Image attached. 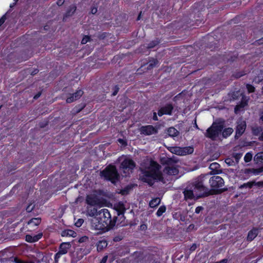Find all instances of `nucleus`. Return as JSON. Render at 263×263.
Returning a JSON list of instances; mask_svg holds the SVG:
<instances>
[{"instance_id": "nucleus-55", "label": "nucleus", "mask_w": 263, "mask_h": 263, "mask_svg": "<svg viewBox=\"0 0 263 263\" xmlns=\"http://www.w3.org/2000/svg\"><path fill=\"white\" fill-rule=\"evenodd\" d=\"M41 94L40 93H39L38 94L36 95L34 97V99H37L39 97H40Z\"/></svg>"}, {"instance_id": "nucleus-38", "label": "nucleus", "mask_w": 263, "mask_h": 263, "mask_svg": "<svg viewBox=\"0 0 263 263\" xmlns=\"http://www.w3.org/2000/svg\"><path fill=\"white\" fill-rule=\"evenodd\" d=\"M89 40V37L87 36H85L81 41V43L82 44H85L87 43Z\"/></svg>"}, {"instance_id": "nucleus-25", "label": "nucleus", "mask_w": 263, "mask_h": 263, "mask_svg": "<svg viewBox=\"0 0 263 263\" xmlns=\"http://www.w3.org/2000/svg\"><path fill=\"white\" fill-rule=\"evenodd\" d=\"M41 221V218H34L29 220L28 222V224L29 225H32L34 226H38Z\"/></svg>"}, {"instance_id": "nucleus-19", "label": "nucleus", "mask_w": 263, "mask_h": 263, "mask_svg": "<svg viewBox=\"0 0 263 263\" xmlns=\"http://www.w3.org/2000/svg\"><path fill=\"white\" fill-rule=\"evenodd\" d=\"M241 172L246 174H249L250 173H253L255 175H258L259 173L262 172V170H255V169H250V168H246L244 170H242Z\"/></svg>"}, {"instance_id": "nucleus-34", "label": "nucleus", "mask_w": 263, "mask_h": 263, "mask_svg": "<svg viewBox=\"0 0 263 263\" xmlns=\"http://www.w3.org/2000/svg\"><path fill=\"white\" fill-rule=\"evenodd\" d=\"M252 159V154L251 153H247L245 157L244 160L246 162H249Z\"/></svg>"}, {"instance_id": "nucleus-24", "label": "nucleus", "mask_w": 263, "mask_h": 263, "mask_svg": "<svg viewBox=\"0 0 263 263\" xmlns=\"http://www.w3.org/2000/svg\"><path fill=\"white\" fill-rule=\"evenodd\" d=\"M161 200L159 198H156L152 199L149 202V206L151 208H155L160 203Z\"/></svg>"}, {"instance_id": "nucleus-32", "label": "nucleus", "mask_w": 263, "mask_h": 263, "mask_svg": "<svg viewBox=\"0 0 263 263\" xmlns=\"http://www.w3.org/2000/svg\"><path fill=\"white\" fill-rule=\"evenodd\" d=\"M254 160L257 162H261L263 161V154L258 153L254 157Z\"/></svg>"}, {"instance_id": "nucleus-45", "label": "nucleus", "mask_w": 263, "mask_h": 263, "mask_svg": "<svg viewBox=\"0 0 263 263\" xmlns=\"http://www.w3.org/2000/svg\"><path fill=\"white\" fill-rule=\"evenodd\" d=\"M33 206L31 207V205H30L28 206V207L26 208V210L27 211V212H30L33 210Z\"/></svg>"}, {"instance_id": "nucleus-39", "label": "nucleus", "mask_w": 263, "mask_h": 263, "mask_svg": "<svg viewBox=\"0 0 263 263\" xmlns=\"http://www.w3.org/2000/svg\"><path fill=\"white\" fill-rule=\"evenodd\" d=\"M248 99H246V102H242L241 103V104H240L239 105H237L236 108H235V110H236L237 109V108H241V107H243L246 105V102L248 101Z\"/></svg>"}, {"instance_id": "nucleus-61", "label": "nucleus", "mask_w": 263, "mask_h": 263, "mask_svg": "<svg viewBox=\"0 0 263 263\" xmlns=\"http://www.w3.org/2000/svg\"><path fill=\"white\" fill-rule=\"evenodd\" d=\"M262 92L263 93V86H262Z\"/></svg>"}, {"instance_id": "nucleus-47", "label": "nucleus", "mask_w": 263, "mask_h": 263, "mask_svg": "<svg viewBox=\"0 0 263 263\" xmlns=\"http://www.w3.org/2000/svg\"><path fill=\"white\" fill-rule=\"evenodd\" d=\"M147 229V226L145 224H141L140 226V229L142 230H145Z\"/></svg>"}, {"instance_id": "nucleus-49", "label": "nucleus", "mask_w": 263, "mask_h": 263, "mask_svg": "<svg viewBox=\"0 0 263 263\" xmlns=\"http://www.w3.org/2000/svg\"><path fill=\"white\" fill-rule=\"evenodd\" d=\"M153 119L155 121L158 120V118H157V114L156 112H154Z\"/></svg>"}, {"instance_id": "nucleus-23", "label": "nucleus", "mask_w": 263, "mask_h": 263, "mask_svg": "<svg viewBox=\"0 0 263 263\" xmlns=\"http://www.w3.org/2000/svg\"><path fill=\"white\" fill-rule=\"evenodd\" d=\"M168 135L171 137H175L178 135V131L174 127H170L167 130Z\"/></svg>"}, {"instance_id": "nucleus-14", "label": "nucleus", "mask_w": 263, "mask_h": 263, "mask_svg": "<svg viewBox=\"0 0 263 263\" xmlns=\"http://www.w3.org/2000/svg\"><path fill=\"white\" fill-rule=\"evenodd\" d=\"M83 94V91L81 90H78L75 93L71 94L70 96L66 99V102L70 103L78 99H79Z\"/></svg>"}, {"instance_id": "nucleus-1", "label": "nucleus", "mask_w": 263, "mask_h": 263, "mask_svg": "<svg viewBox=\"0 0 263 263\" xmlns=\"http://www.w3.org/2000/svg\"><path fill=\"white\" fill-rule=\"evenodd\" d=\"M173 160L168 161L167 165L163 170V174L159 171L160 165L153 161L146 160L141 164V169L143 172L142 180L150 185H152L154 180H157L165 183L164 176L176 175L179 172L177 165L172 163Z\"/></svg>"}, {"instance_id": "nucleus-21", "label": "nucleus", "mask_w": 263, "mask_h": 263, "mask_svg": "<svg viewBox=\"0 0 263 263\" xmlns=\"http://www.w3.org/2000/svg\"><path fill=\"white\" fill-rule=\"evenodd\" d=\"M263 80V71H258L257 76H255L253 81L256 83H259Z\"/></svg>"}, {"instance_id": "nucleus-20", "label": "nucleus", "mask_w": 263, "mask_h": 263, "mask_svg": "<svg viewBox=\"0 0 263 263\" xmlns=\"http://www.w3.org/2000/svg\"><path fill=\"white\" fill-rule=\"evenodd\" d=\"M87 213L89 216L93 217L97 216V214H98V212H97V209L92 207L87 208Z\"/></svg>"}, {"instance_id": "nucleus-11", "label": "nucleus", "mask_w": 263, "mask_h": 263, "mask_svg": "<svg viewBox=\"0 0 263 263\" xmlns=\"http://www.w3.org/2000/svg\"><path fill=\"white\" fill-rule=\"evenodd\" d=\"M86 203L91 206L101 205V202L98 197L95 195H89L86 197Z\"/></svg>"}, {"instance_id": "nucleus-35", "label": "nucleus", "mask_w": 263, "mask_h": 263, "mask_svg": "<svg viewBox=\"0 0 263 263\" xmlns=\"http://www.w3.org/2000/svg\"><path fill=\"white\" fill-rule=\"evenodd\" d=\"M158 63V61L157 60H154L150 62L147 68L150 69L155 67Z\"/></svg>"}, {"instance_id": "nucleus-48", "label": "nucleus", "mask_w": 263, "mask_h": 263, "mask_svg": "<svg viewBox=\"0 0 263 263\" xmlns=\"http://www.w3.org/2000/svg\"><path fill=\"white\" fill-rule=\"evenodd\" d=\"M228 260L227 259H223L219 261H217L215 263H227Z\"/></svg>"}, {"instance_id": "nucleus-42", "label": "nucleus", "mask_w": 263, "mask_h": 263, "mask_svg": "<svg viewBox=\"0 0 263 263\" xmlns=\"http://www.w3.org/2000/svg\"><path fill=\"white\" fill-rule=\"evenodd\" d=\"M6 17L4 15L0 18V26L5 22Z\"/></svg>"}, {"instance_id": "nucleus-26", "label": "nucleus", "mask_w": 263, "mask_h": 263, "mask_svg": "<svg viewBox=\"0 0 263 263\" xmlns=\"http://www.w3.org/2000/svg\"><path fill=\"white\" fill-rule=\"evenodd\" d=\"M233 132V129L231 127H228L226 128L222 132V136L224 138H227L230 135H231Z\"/></svg>"}, {"instance_id": "nucleus-59", "label": "nucleus", "mask_w": 263, "mask_h": 263, "mask_svg": "<svg viewBox=\"0 0 263 263\" xmlns=\"http://www.w3.org/2000/svg\"><path fill=\"white\" fill-rule=\"evenodd\" d=\"M140 14L138 16V20H139V19H140Z\"/></svg>"}, {"instance_id": "nucleus-60", "label": "nucleus", "mask_w": 263, "mask_h": 263, "mask_svg": "<svg viewBox=\"0 0 263 263\" xmlns=\"http://www.w3.org/2000/svg\"><path fill=\"white\" fill-rule=\"evenodd\" d=\"M14 1H15V3H14L15 4V3H16L18 0H14Z\"/></svg>"}, {"instance_id": "nucleus-30", "label": "nucleus", "mask_w": 263, "mask_h": 263, "mask_svg": "<svg viewBox=\"0 0 263 263\" xmlns=\"http://www.w3.org/2000/svg\"><path fill=\"white\" fill-rule=\"evenodd\" d=\"M255 182H248L247 183H244L239 186L240 189L246 188H251L253 185H254Z\"/></svg>"}, {"instance_id": "nucleus-7", "label": "nucleus", "mask_w": 263, "mask_h": 263, "mask_svg": "<svg viewBox=\"0 0 263 263\" xmlns=\"http://www.w3.org/2000/svg\"><path fill=\"white\" fill-rule=\"evenodd\" d=\"M209 181L210 186L214 191L218 192L224 186V180L220 176H213L209 179Z\"/></svg>"}, {"instance_id": "nucleus-57", "label": "nucleus", "mask_w": 263, "mask_h": 263, "mask_svg": "<svg viewBox=\"0 0 263 263\" xmlns=\"http://www.w3.org/2000/svg\"><path fill=\"white\" fill-rule=\"evenodd\" d=\"M15 4V3H14L13 5L11 4V5H10V7H13V6H14V5Z\"/></svg>"}, {"instance_id": "nucleus-36", "label": "nucleus", "mask_w": 263, "mask_h": 263, "mask_svg": "<svg viewBox=\"0 0 263 263\" xmlns=\"http://www.w3.org/2000/svg\"><path fill=\"white\" fill-rule=\"evenodd\" d=\"M246 87L249 93L253 92L255 90V87L250 84H247Z\"/></svg>"}, {"instance_id": "nucleus-12", "label": "nucleus", "mask_w": 263, "mask_h": 263, "mask_svg": "<svg viewBox=\"0 0 263 263\" xmlns=\"http://www.w3.org/2000/svg\"><path fill=\"white\" fill-rule=\"evenodd\" d=\"M246 128V122L241 119L239 120L237 122L236 130V136L239 137L244 133Z\"/></svg>"}, {"instance_id": "nucleus-15", "label": "nucleus", "mask_w": 263, "mask_h": 263, "mask_svg": "<svg viewBox=\"0 0 263 263\" xmlns=\"http://www.w3.org/2000/svg\"><path fill=\"white\" fill-rule=\"evenodd\" d=\"M173 107L172 105L167 104L166 106L161 107L158 112L159 116H162L163 115H171Z\"/></svg>"}, {"instance_id": "nucleus-8", "label": "nucleus", "mask_w": 263, "mask_h": 263, "mask_svg": "<svg viewBox=\"0 0 263 263\" xmlns=\"http://www.w3.org/2000/svg\"><path fill=\"white\" fill-rule=\"evenodd\" d=\"M168 149L173 154L179 156H185L191 154L194 152L193 147L188 146L185 147H180L178 146H172L168 148Z\"/></svg>"}, {"instance_id": "nucleus-16", "label": "nucleus", "mask_w": 263, "mask_h": 263, "mask_svg": "<svg viewBox=\"0 0 263 263\" xmlns=\"http://www.w3.org/2000/svg\"><path fill=\"white\" fill-rule=\"evenodd\" d=\"M42 233H39L33 236L27 235L26 236V240L29 242H34L38 241L42 236Z\"/></svg>"}, {"instance_id": "nucleus-6", "label": "nucleus", "mask_w": 263, "mask_h": 263, "mask_svg": "<svg viewBox=\"0 0 263 263\" xmlns=\"http://www.w3.org/2000/svg\"><path fill=\"white\" fill-rule=\"evenodd\" d=\"M223 127L220 123H213L207 130L205 136L212 139H215L221 133Z\"/></svg>"}, {"instance_id": "nucleus-33", "label": "nucleus", "mask_w": 263, "mask_h": 263, "mask_svg": "<svg viewBox=\"0 0 263 263\" xmlns=\"http://www.w3.org/2000/svg\"><path fill=\"white\" fill-rule=\"evenodd\" d=\"M242 157V154L240 153H235L233 155L232 157L234 158L236 163L237 164Z\"/></svg>"}, {"instance_id": "nucleus-52", "label": "nucleus", "mask_w": 263, "mask_h": 263, "mask_svg": "<svg viewBox=\"0 0 263 263\" xmlns=\"http://www.w3.org/2000/svg\"><path fill=\"white\" fill-rule=\"evenodd\" d=\"M73 234V232L72 231H68V232H67V235H71L72 236V234Z\"/></svg>"}, {"instance_id": "nucleus-58", "label": "nucleus", "mask_w": 263, "mask_h": 263, "mask_svg": "<svg viewBox=\"0 0 263 263\" xmlns=\"http://www.w3.org/2000/svg\"><path fill=\"white\" fill-rule=\"evenodd\" d=\"M154 46H155V45H154V46H148V48H152V47H153Z\"/></svg>"}, {"instance_id": "nucleus-37", "label": "nucleus", "mask_w": 263, "mask_h": 263, "mask_svg": "<svg viewBox=\"0 0 263 263\" xmlns=\"http://www.w3.org/2000/svg\"><path fill=\"white\" fill-rule=\"evenodd\" d=\"M83 222L84 220L82 219H79L76 222L75 225L78 227H80L82 225Z\"/></svg>"}, {"instance_id": "nucleus-50", "label": "nucleus", "mask_w": 263, "mask_h": 263, "mask_svg": "<svg viewBox=\"0 0 263 263\" xmlns=\"http://www.w3.org/2000/svg\"><path fill=\"white\" fill-rule=\"evenodd\" d=\"M119 88H116V89L114 91V92L112 93L113 96H116L118 91Z\"/></svg>"}, {"instance_id": "nucleus-9", "label": "nucleus", "mask_w": 263, "mask_h": 263, "mask_svg": "<svg viewBox=\"0 0 263 263\" xmlns=\"http://www.w3.org/2000/svg\"><path fill=\"white\" fill-rule=\"evenodd\" d=\"M71 245L69 242H63L61 244L59 251L55 255V261H58V259L62 255L65 254L70 248Z\"/></svg>"}, {"instance_id": "nucleus-40", "label": "nucleus", "mask_w": 263, "mask_h": 263, "mask_svg": "<svg viewBox=\"0 0 263 263\" xmlns=\"http://www.w3.org/2000/svg\"><path fill=\"white\" fill-rule=\"evenodd\" d=\"M203 209L201 206H198L195 209V213L198 214L200 212V211Z\"/></svg>"}, {"instance_id": "nucleus-54", "label": "nucleus", "mask_w": 263, "mask_h": 263, "mask_svg": "<svg viewBox=\"0 0 263 263\" xmlns=\"http://www.w3.org/2000/svg\"><path fill=\"white\" fill-rule=\"evenodd\" d=\"M118 141H119L120 143H121V144H124V141L123 139H119L118 140Z\"/></svg>"}, {"instance_id": "nucleus-13", "label": "nucleus", "mask_w": 263, "mask_h": 263, "mask_svg": "<svg viewBox=\"0 0 263 263\" xmlns=\"http://www.w3.org/2000/svg\"><path fill=\"white\" fill-rule=\"evenodd\" d=\"M141 133L146 135H151L157 133V130L152 125H147L141 127Z\"/></svg>"}, {"instance_id": "nucleus-53", "label": "nucleus", "mask_w": 263, "mask_h": 263, "mask_svg": "<svg viewBox=\"0 0 263 263\" xmlns=\"http://www.w3.org/2000/svg\"><path fill=\"white\" fill-rule=\"evenodd\" d=\"M196 248V246L195 245H193L191 248V250L193 251V250H195V249Z\"/></svg>"}, {"instance_id": "nucleus-10", "label": "nucleus", "mask_w": 263, "mask_h": 263, "mask_svg": "<svg viewBox=\"0 0 263 263\" xmlns=\"http://www.w3.org/2000/svg\"><path fill=\"white\" fill-rule=\"evenodd\" d=\"M97 217L99 218L102 221H107V224L110 221L111 215L106 209H103L98 212V214H97Z\"/></svg>"}, {"instance_id": "nucleus-17", "label": "nucleus", "mask_w": 263, "mask_h": 263, "mask_svg": "<svg viewBox=\"0 0 263 263\" xmlns=\"http://www.w3.org/2000/svg\"><path fill=\"white\" fill-rule=\"evenodd\" d=\"M258 230L257 229H253L249 232L247 240L249 241L253 240L258 235Z\"/></svg>"}, {"instance_id": "nucleus-5", "label": "nucleus", "mask_w": 263, "mask_h": 263, "mask_svg": "<svg viewBox=\"0 0 263 263\" xmlns=\"http://www.w3.org/2000/svg\"><path fill=\"white\" fill-rule=\"evenodd\" d=\"M107 221H102L97 217L91 220V228L96 231L97 234H101L107 231Z\"/></svg>"}, {"instance_id": "nucleus-43", "label": "nucleus", "mask_w": 263, "mask_h": 263, "mask_svg": "<svg viewBox=\"0 0 263 263\" xmlns=\"http://www.w3.org/2000/svg\"><path fill=\"white\" fill-rule=\"evenodd\" d=\"M254 185H257L259 187H263V181H262L258 182H256V183L255 182Z\"/></svg>"}, {"instance_id": "nucleus-4", "label": "nucleus", "mask_w": 263, "mask_h": 263, "mask_svg": "<svg viewBox=\"0 0 263 263\" xmlns=\"http://www.w3.org/2000/svg\"><path fill=\"white\" fill-rule=\"evenodd\" d=\"M101 175L112 183L118 180L119 175L115 166L109 165L101 172Z\"/></svg>"}, {"instance_id": "nucleus-3", "label": "nucleus", "mask_w": 263, "mask_h": 263, "mask_svg": "<svg viewBox=\"0 0 263 263\" xmlns=\"http://www.w3.org/2000/svg\"><path fill=\"white\" fill-rule=\"evenodd\" d=\"M119 160L121 161L120 170L121 172L124 173V176L132 173L136 166L135 163L133 160L127 157H122L119 158Z\"/></svg>"}, {"instance_id": "nucleus-46", "label": "nucleus", "mask_w": 263, "mask_h": 263, "mask_svg": "<svg viewBox=\"0 0 263 263\" xmlns=\"http://www.w3.org/2000/svg\"><path fill=\"white\" fill-rule=\"evenodd\" d=\"M97 12V8H93L91 10V12L92 14H95Z\"/></svg>"}, {"instance_id": "nucleus-51", "label": "nucleus", "mask_w": 263, "mask_h": 263, "mask_svg": "<svg viewBox=\"0 0 263 263\" xmlns=\"http://www.w3.org/2000/svg\"><path fill=\"white\" fill-rule=\"evenodd\" d=\"M259 140L263 141V132L261 133L260 136L259 137Z\"/></svg>"}, {"instance_id": "nucleus-41", "label": "nucleus", "mask_w": 263, "mask_h": 263, "mask_svg": "<svg viewBox=\"0 0 263 263\" xmlns=\"http://www.w3.org/2000/svg\"><path fill=\"white\" fill-rule=\"evenodd\" d=\"M107 258H108L107 256H104L100 263H106Z\"/></svg>"}, {"instance_id": "nucleus-29", "label": "nucleus", "mask_w": 263, "mask_h": 263, "mask_svg": "<svg viewBox=\"0 0 263 263\" xmlns=\"http://www.w3.org/2000/svg\"><path fill=\"white\" fill-rule=\"evenodd\" d=\"M107 245L105 241H100L97 245L98 251H101L103 248L106 247Z\"/></svg>"}, {"instance_id": "nucleus-2", "label": "nucleus", "mask_w": 263, "mask_h": 263, "mask_svg": "<svg viewBox=\"0 0 263 263\" xmlns=\"http://www.w3.org/2000/svg\"><path fill=\"white\" fill-rule=\"evenodd\" d=\"M208 174L201 175L198 177L194 181L191 187H187L184 191V198L195 199L209 195L210 190L204 185V182L209 179Z\"/></svg>"}, {"instance_id": "nucleus-18", "label": "nucleus", "mask_w": 263, "mask_h": 263, "mask_svg": "<svg viewBox=\"0 0 263 263\" xmlns=\"http://www.w3.org/2000/svg\"><path fill=\"white\" fill-rule=\"evenodd\" d=\"M209 168L214 174H219L221 172L220 165L216 162L211 163Z\"/></svg>"}, {"instance_id": "nucleus-31", "label": "nucleus", "mask_w": 263, "mask_h": 263, "mask_svg": "<svg viewBox=\"0 0 263 263\" xmlns=\"http://www.w3.org/2000/svg\"><path fill=\"white\" fill-rule=\"evenodd\" d=\"M166 211V208L165 206H161L158 210L156 215L157 216H161Z\"/></svg>"}, {"instance_id": "nucleus-44", "label": "nucleus", "mask_w": 263, "mask_h": 263, "mask_svg": "<svg viewBox=\"0 0 263 263\" xmlns=\"http://www.w3.org/2000/svg\"><path fill=\"white\" fill-rule=\"evenodd\" d=\"M64 1L65 0H58V1L57 2V4L58 6H60L64 4Z\"/></svg>"}, {"instance_id": "nucleus-56", "label": "nucleus", "mask_w": 263, "mask_h": 263, "mask_svg": "<svg viewBox=\"0 0 263 263\" xmlns=\"http://www.w3.org/2000/svg\"><path fill=\"white\" fill-rule=\"evenodd\" d=\"M260 119L263 121V112L261 114Z\"/></svg>"}, {"instance_id": "nucleus-22", "label": "nucleus", "mask_w": 263, "mask_h": 263, "mask_svg": "<svg viewBox=\"0 0 263 263\" xmlns=\"http://www.w3.org/2000/svg\"><path fill=\"white\" fill-rule=\"evenodd\" d=\"M252 133L255 136H259L261 135L262 128L260 126H255L252 128Z\"/></svg>"}, {"instance_id": "nucleus-28", "label": "nucleus", "mask_w": 263, "mask_h": 263, "mask_svg": "<svg viewBox=\"0 0 263 263\" xmlns=\"http://www.w3.org/2000/svg\"><path fill=\"white\" fill-rule=\"evenodd\" d=\"M225 162L228 166H234L236 164V161H234V159L232 157L227 158L225 160Z\"/></svg>"}, {"instance_id": "nucleus-27", "label": "nucleus", "mask_w": 263, "mask_h": 263, "mask_svg": "<svg viewBox=\"0 0 263 263\" xmlns=\"http://www.w3.org/2000/svg\"><path fill=\"white\" fill-rule=\"evenodd\" d=\"M76 10V7L75 6H71L67 10L65 16H69L72 15Z\"/></svg>"}]
</instances>
